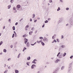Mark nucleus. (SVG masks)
<instances>
[{"mask_svg":"<svg viewBox=\"0 0 73 73\" xmlns=\"http://www.w3.org/2000/svg\"><path fill=\"white\" fill-rule=\"evenodd\" d=\"M15 34V37H17V34H16V33Z\"/></svg>","mask_w":73,"mask_h":73,"instance_id":"obj_45","label":"nucleus"},{"mask_svg":"<svg viewBox=\"0 0 73 73\" xmlns=\"http://www.w3.org/2000/svg\"><path fill=\"white\" fill-rule=\"evenodd\" d=\"M29 33L30 35H32V34L33 33V31H31Z\"/></svg>","mask_w":73,"mask_h":73,"instance_id":"obj_14","label":"nucleus"},{"mask_svg":"<svg viewBox=\"0 0 73 73\" xmlns=\"http://www.w3.org/2000/svg\"><path fill=\"white\" fill-rule=\"evenodd\" d=\"M42 40H40L39 41V43H40V42H42Z\"/></svg>","mask_w":73,"mask_h":73,"instance_id":"obj_54","label":"nucleus"},{"mask_svg":"<svg viewBox=\"0 0 73 73\" xmlns=\"http://www.w3.org/2000/svg\"><path fill=\"white\" fill-rule=\"evenodd\" d=\"M36 67V66L35 64H33L31 66V69H34V67Z\"/></svg>","mask_w":73,"mask_h":73,"instance_id":"obj_9","label":"nucleus"},{"mask_svg":"<svg viewBox=\"0 0 73 73\" xmlns=\"http://www.w3.org/2000/svg\"><path fill=\"white\" fill-rule=\"evenodd\" d=\"M5 26H4L3 27V29H5Z\"/></svg>","mask_w":73,"mask_h":73,"instance_id":"obj_50","label":"nucleus"},{"mask_svg":"<svg viewBox=\"0 0 73 73\" xmlns=\"http://www.w3.org/2000/svg\"><path fill=\"white\" fill-rule=\"evenodd\" d=\"M61 39H62V38H64V36H63V35H61Z\"/></svg>","mask_w":73,"mask_h":73,"instance_id":"obj_38","label":"nucleus"},{"mask_svg":"<svg viewBox=\"0 0 73 73\" xmlns=\"http://www.w3.org/2000/svg\"><path fill=\"white\" fill-rule=\"evenodd\" d=\"M16 7L17 8H18V9H20V5H18Z\"/></svg>","mask_w":73,"mask_h":73,"instance_id":"obj_13","label":"nucleus"},{"mask_svg":"<svg viewBox=\"0 0 73 73\" xmlns=\"http://www.w3.org/2000/svg\"><path fill=\"white\" fill-rule=\"evenodd\" d=\"M7 7H8V9H10V8H11V5H9L7 6Z\"/></svg>","mask_w":73,"mask_h":73,"instance_id":"obj_20","label":"nucleus"},{"mask_svg":"<svg viewBox=\"0 0 73 73\" xmlns=\"http://www.w3.org/2000/svg\"><path fill=\"white\" fill-rule=\"evenodd\" d=\"M49 3H52V0H49Z\"/></svg>","mask_w":73,"mask_h":73,"instance_id":"obj_41","label":"nucleus"},{"mask_svg":"<svg viewBox=\"0 0 73 73\" xmlns=\"http://www.w3.org/2000/svg\"><path fill=\"white\" fill-rule=\"evenodd\" d=\"M54 42H57V41H56V40L55 39H54Z\"/></svg>","mask_w":73,"mask_h":73,"instance_id":"obj_49","label":"nucleus"},{"mask_svg":"<svg viewBox=\"0 0 73 73\" xmlns=\"http://www.w3.org/2000/svg\"><path fill=\"white\" fill-rule=\"evenodd\" d=\"M23 37H27V35L26 34H25L23 35Z\"/></svg>","mask_w":73,"mask_h":73,"instance_id":"obj_27","label":"nucleus"},{"mask_svg":"<svg viewBox=\"0 0 73 73\" xmlns=\"http://www.w3.org/2000/svg\"><path fill=\"white\" fill-rule=\"evenodd\" d=\"M34 29H35V27H33L31 29L32 31H34Z\"/></svg>","mask_w":73,"mask_h":73,"instance_id":"obj_36","label":"nucleus"},{"mask_svg":"<svg viewBox=\"0 0 73 73\" xmlns=\"http://www.w3.org/2000/svg\"><path fill=\"white\" fill-rule=\"evenodd\" d=\"M64 20V18H61L59 19V23H62V20Z\"/></svg>","mask_w":73,"mask_h":73,"instance_id":"obj_4","label":"nucleus"},{"mask_svg":"<svg viewBox=\"0 0 73 73\" xmlns=\"http://www.w3.org/2000/svg\"><path fill=\"white\" fill-rule=\"evenodd\" d=\"M27 46H29V42H27Z\"/></svg>","mask_w":73,"mask_h":73,"instance_id":"obj_22","label":"nucleus"},{"mask_svg":"<svg viewBox=\"0 0 73 73\" xmlns=\"http://www.w3.org/2000/svg\"><path fill=\"white\" fill-rule=\"evenodd\" d=\"M60 53H61L60 52H58V54L57 55V57H58V56H59V54H60Z\"/></svg>","mask_w":73,"mask_h":73,"instance_id":"obj_30","label":"nucleus"},{"mask_svg":"<svg viewBox=\"0 0 73 73\" xmlns=\"http://www.w3.org/2000/svg\"><path fill=\"white\" fill-rule=\"evenodd\" d=\"M43 40V41H44V42H45L46 44V43H47V42H48V41H49V40L48 39L45 37H44Z\"/></svg>","mask_w":73,"mask_h":73,"instance_id":"obj_1","label":"nucleus"},{"mask_svg":"<svg viewBox=\"0 0 73 73\" xmlns=\"http://www.w3.org/2000/svg\"><path fill=\"white\" fill-rule=\"evenodd\" d=\"M62 54V53H61L59 55V58H62V57H63Z\"/></svg>","mask_w":73,"mask_h":73,"instance_id":"obj_6","label":"nucleus"},{"mask_svg":"<svg viewBox=\"0 0 73 73\" xmlns=\"http://www.w3.org/2000/svg\"><path fill=\"white\" fill-rule=\"evenodd\" d=\"M56 37V35L55 34L54 35V36H53L52 37V39H54L55 38V37Z\"/></svg>","mask_w":73,"mask_h":73,"instance_id":"obj_11","label":"nucleus"},{"mask_svg":"<svg viewBox=\"0 0 73 73\" xmlns=\"http://www.w3.org/2000/svg\"><path fill=\"white\" fill-rule=\"evenodd\" d=\"M62 54L63 57H65L66 55V52H64V53H62Z\"/></svg>","mask_w":73,"mask_h":73,"instance_id":"obj_10","label":"nucleus"},{"mask_svg":"<svg viewBox=\"0 0 73 73\" xmlns=\"http://www.w3.org/2000/svg\"><path fill=\"white\" fill-rule=\"evenodd\" d=\"M44 38L42 37H39V39H40V40H42Z\"/></svg>","mask_w":73,"mask_h":73,"instance_id":"obj_29","label":"nucleus"},{"mask_svg":"<svg viewBox=\"0 0 73 73\" xmlns=\"http://www.w3.org/2000/svg\"><path fill=\"white\" fill-rule=\"evenodd\" d=\"M61 9H60V7H58V9H57V11H59Z\"/></svg>","mask_w":73,"mask_h":73,"instance_id":"obj_28","label":"nucleus"},{"mask_svg":"<svg viewBox=\"0 0 73 73\" xmlns=\"http://www.w3.org/2000/svg\"><path fill=\"white\" fill-rule=\"evenodd\" d=\"M60 60L59 59H57L56 60H55L54 62V63L56 64V63H58V61H60Z\"/></svg>","mask_w":73,"mask_h":73,"instance_id":"obj_5","label":"nucleus"},{"mask_svg":"<svg viewBox=\"0 0 73 73\" xmlns=\"http://www.w3.org/2000/svg\"><path fill=\"white\" fill-rule=\"evenodd\" d=\"M60 2H61L62 3H63V0H60Z\"/></svg>","mask_w":73,"mask_h":73,"instance_id":"obj_55","label":"nucleus"},{"mask_svg":"<svg viewBox=\"0 0 73 73\" xmlns=\"http://www.w3.org/2000/svg\"><path fill=\"white\" fill-rule=\"evenodd\" d=\"M3 52L6 53V52H7V50L6 49H4L3 50Z\"/></svg>","mask_w":73,"mask_h":73,"instance_id":"obj_23","label":"nucleus"},{"mask_svg":"<svg viewBox=\"0 0 73 73\" xmlns=\"http://www.w3.org/2000/svg\"><path fill=\"white\" fill-rule=\"evenodd\" d=\"M66 10L67 11H68V10H69V8L67 7V8H66Z\"/></svg>","mask_w":73,"mask_h":73,"instance_id":"obj_43","label":"nucleus"},{"mask_svg":"<svg viewBox=\"0 0 73 73\" xmlns=\"http://www.w3.org/2000/svg\"><path fill=\"white\" fill-rule=\"evenodd\" d=\"M2 44H3V41H1L0 43V45H1Z\"/></svg>","mask_w":73,"mask_h":73,"instance_id":"obj_33","label":"nucleus"},{"mask_svg":"<svg viewBox=\"0 0 73 73\" xmlns=\"http://www.w3.org/2000/svg\"><path fill=\"white\" fill-rule=\"evenodd\" d=\"M50 20H51V19H50V18H48V21H50Z\"/></svg>","mask_w":73,"mask_h":73,"instance_id":"obj_52","label":"nucleus"},{"mask_svg":"<svg viewBox=\"0 0 73 73\" xmlns=\"http://www.w3.org/2000/svg\"><path fill=\"white\" fill-rule=\"evenodd\" d=\"M15 73H18L19 72V70H16L15 71Z\"/></svg>","mask_w":73,"mask_h":73,"instance_id":"obj_16","label":"nucleus"},{"mask_svg":"<svg viewBox=\"0 0 73 73\" xmlns=\"http://www.w3.org/2000/svg\"><path fill=\"white\" fill-rule=\"evenodd\" d=\"M69 68H68V71L69 72L70 71V70H71V68L72 66V63H70L69 64Z\"/></svg>","mask_w":73,"mask_h":73,"instance_id":"obj_3","label":"nucleus"},{"mask_svg":"<svg viewBox=\"0 0 73 73\" xmlns=\"http://www.w3.org/2000/svg\"><path fill=\"white\" fill-rule=\"evenodd\" d=\"M13 9V10H16V8L15 7H14Z\"/></svg>","mask_w":73,"mask_h":73,"instance_id":"obj_53","label":"nucleus"},{"mask_svg":"<svg viewBox=\"0 0 73 73\" xmlns=\"http://www.w3.org/2000/svg\"><path fill=\"white\" fill-rule=\"evenodd\" d=\"M27 49V48H25V47H24L23 48V52H24L25 50H26Z\"/></svg>","mask_w":73,"mask_h":73,"instance_id":"obj_18","label":"nucleus"},{"mask_svg":"<svg viewBox=\"0 0 73 73\" xmlns=\"http://www.w3.org/2000/svg\"><path fill=\"white\" fill-rule=\"evenodd\" d=\"M30 21H32V19H30Z\"/></svg>","mask_w":73,"mask_h":73,"instance_id":"obj_63","label":"nucleus"},{"mask_svg":"<svg viewBox=\"0 0 73 73\" xmlns=\"http://www.w3.org/2000/svg\"><path fill=\"white\" fill-rule=\"evenodd\" d=\"M11 19H9V22H10V23H11Z\"/></svg>","mask_w":73,"mask_h":73,"instance_id":"obj_40","label":"nucleus"},{"mask_svg":"<svg viewBox=\"0 0 73 73\" xmlns=\"http://www.w3.org/2000/svg\"><path fill=\"white\" fill-rule=\"evenodd\" d=\"M17 24H18V23H17V22L16 23H15V25H17Z\"/></svg>","mask_w":73,"mask_h":73,"instance_id":"obj_51","label":"nucleus"},{"mask_svg":"<svg viewBox=\"0 0 73 73\" xmlns=\"http://www.w3.org/2000/svg\"><path fill=\"white\" fill-rule=\"evenodd\" d=\"M10 47L11 48H13V45H11L10 46Z\"/></svg>","mask_w":73,"mask_h":73,"instance_id":"obj_56","label":"nucleus"},{"mask_svg":"<svg viewBox=\"0 0 73 73\" xmlns=\"http://www.w3.org/2000/svg\"><path fill=\"white\" fill-rule=\"evenodd\" d=\"M12 28L13 31H15V26H13Z\"/></svg>","mask_w":73,"mask_h":73,"instance_id":"obj_25","label":"nucleus"},{"mask_svg":"<svg viewBox=\"0 0 73 73\" xmlns=\"http://www.w3.org/2000/svg\"><path fill=\"white\" fill-rule=\"evenodd\" d=\"M31 45L32 46H34V45H35V44H31Z\"/></svg>","mask_w":73,"mask_h":73,"instance_id":"obj_57","label":"nucleus"},{"mask_svg":"<svg viewBox=\"0 0 73 73\" xmlns=\"http://www.w3.org/2000/svg\"><path fill=\"white\" fill-rule=\"evenodd\" d=\"M68 25H69V24L68 23L66 24V27H68Z\"/></svg>","mask_w":73,"mask_h":73,"instance_id":"obj_48","label":"nucleus"},{"mask_svg":"<svg viewBox=\"0 0 73 73\" xmlns=\"http://www.w3.org/2000/svg\"><path fill=\"white\" fill-rule=\"evenodd\" d=\"M27 60H31V57L29 56L27 57Z\"/></svg>","mask_w":73,"mask_h":73,"instance_id":"obj_17","label":"nucleus"},{"mask_svg":"<svg viewBox=\"0 0 73 73\" xmlns=\"http://www.w3.org/2000/svg\"><path fill=\"white\" fill-rule=\"evenodd\" d=\"M20 54H21L20 53H19L18 55L17 56V58H19L20 57Z\"/></svg>","mask_w":73,"mask_h":73,"instance_id":"obj_21","label":"nucleus"},{"mask_svg":"<svg viewBox=\"0 0 73 73\" xmlns=\"http://www.w3.org/2000/svg\"><path fill=\"white\" fill-rule=\"evenodd\" d=\"M29 28V25H27L25 27V28Z\"/></svg>","mask_w":73,"mask_h":73,"instance_id":"obj_44","label":"nucleus"},{"mask_svg":"<svg viewBox=\"0 0 73 73\" xmlns=\"http://www.w3.org/2000/svg\"><path fill=\"white\" fill-rule=\"evenodd\" d=\"M25 44H27V42H28V39L26 38H25Z\"/></svg>","mask_w":73,"mask_h":73,"instance_id":"obj_8","label":"nucleus"},{"mask_svg":"<svg viewBox=\"0 0 73 73\" xmlns=\"http://www.w3.org/2000/svg\"><path fill=\"white\" fill-rule=\"evenodd\" d=\"M61 47L62 48H65V45H62L61 46Z\"/></svg>","mask_w":73,"mask_h":73,"instance_id":"obj_19","label":"nucleus"},{"mask_svg":"<svg viewBox=\"0 0 73 73\" xmlns=\"http://www.w3.org/2000/svg\"><path fill=\"white\" fill-rule=\"evenodd\" d=\"M41 44L42 46H44L45 45V44L43 42H42Z\"/></svg>","mask_w":73,"mask_h":73,"instance_id":"obj_15","label":"nucleus"},{"mask_svg":"<svg viewBox=\"0 0 73 73\" xmlns=\"http://www.w3.org/2000/svg\"><path fill=\"white\" fill-rule=\"evenodd\" d=\"M48 20H46L45 21V23H48Z\"/></svg>","mask_w":73,"mask_h":73,"instance_id":"obj_42","label":"nucleus"},{"mask_svg":"<svg viewBox=\"0 0 73 73\" xmlns=\"http://www.w3.org/2000/svg\"><path fill=\"white\" fill-rule=\"evenodd\" d=\"M64 68H65V66H62L61 68V70H63V69H64Z\"/></svg>","mask_w":73,"mask_h":73,"instance_id":"obj_24","label":"nucleus"},{"mask_svg":"<svg viewBox=\"0 0 73 73\" xmlns=\"http://www.w3.org/2000/svg\"><path fill=\"white\" fill-rule=\"evenodd\" d=\"M25 4H26V5H28V1H26L25 2Z\"/></svg>","mask_w":73,"mask_h":73,"instance_id":"obj_35","label":"nucleus"},{"mask_svg":"<svg viewBox=\"0 0 73 73\" xmlns=\"http://www.w3.org/2000/svg\"><path fill=\"white\" fill-rule=\"evenodd\" d=\"M37 19H38V20H40V18L39 17H38L37 18Z\"/></svg>","mask_w":73,"mask_h":73,"instance_id":"obj_62","label":"nucleus"},{"mask_svg":"<svg viewBox=\"0 0 73 73\" xmlns=\"http://www.w3.org/2000/svg\"><path fill=\"white\" fill-rule=\"evenodd\" d=\"M45 26V24H44L42 26V28H44Z\"/></svg>","mask_w":73,"mask_h":73,"instance_id":"obj_47","label":"nucleus"},{"mask_svg":"<svg viewBox=\"0 0 73 73\" xmlns=\"http://www.w3.org/2000/svg\"><path fill=\"white\" fill-rule=\"evenodd\" d=\"M58 73V71L57 70H55L52 73Z\"/></svg>","mask_w":73,"mask_h":73,"instance_id":"obj_12","label":"nucleus"},{"mask_svg":"<svg viewBox=\"0 0 73 73\" xmlns=\"http://www.w3.org/2000/svg\"><path fill=\"white\" fill-rule=\"evenodd\" d=\"M36 42H37V43H39V41H38L37 40L36 41Z\"/></svg>","mask_w":73,"mask_h":73,"instance_id":"obj_61","label":"nucleus"},{"mask_svg":"<svg viewBox=\"0 0 73 73\" xmlns=\"http://www.w3.org/2000/svg\"><path fill=\"white\" fill-rule=\"evenodd\" d=\"M37 30H36V31L35 32V33H37Z\"/></svg>","mask_w":73,"mask_h":73,"instance_id":"obj_58","label":"nucleus"},{"mask_svg":"<svg viewBox=\"0 0 73 73\" xmlns=\"http://www.w3.org/2000/svg\"><path fill=\"white\" fill-rule=\"evenodd\" d=\"M35 14H33V17H32V18L33 19L34 18H35Z\"/></svg>","mask_w":73,"mask_h":73,"instance_id":"obj_26","label":"nucleus"},{"mask_svg":"<svg viewBox=\"0 0 73 73\" xmlns=\"http://www.w3.org/2000/svg\"><path fill=\"white\" fill-rule=\"evenodd\" d=\"M11 58H9L7 60L8 61H11Z\"/></svg>","mask_w":73,"mask_h":73,"instance_id":"obj_34","label":"nucleus"},{"mask_svg":"<svg viewBox=\"0 0 73 73\" xmlns=\"http://www.w3.org/2000/svg\"><path fill=\"white\" fill-rule=\"evenodd\" d=\"M56 40L58 42H60V40L58 39H57Z\"/></svg>","mask_w":73,"mask_h":73,"instance_id":"obj_32","label":"nucleus"},{"mask_svg":"<svg viewBox=\"0 0 73 73\" xmlns=\"http://www.w3.org/2000/svg\"><path fill=\"white\" fill-rule=\"evenodd\" d=\"M7 72H8V70H6L5 71L4 73H7Z\"/></svg>","mask_w":73,"mask_h":73,"instance_id":"obj_31","label":"nucleus"},{"mask_svg":"<svg viewBox=\"0 0 73 73\" xmlns=\"http://www.w3.org/2000/svg\"><path fill=\"white\" fill-rule=\"evenodd\" d=\"M15 37V34H13L12 36V37L13 38V37Z\"/></svg>","mask_w":73,"mask_h":73,"instance_id":"obj_39","label":"nucleus"},{"mask_svg":"<svg viewBox=\"0 0 73 73\" xmlns=\"http://www.w3.org/2000/svg\"><path fill=\"white\" fill-rule=\"evenodd\" d=\"M73 56L72 55L70 57V58L71 59H72V58H73Z\"/></svg>","mask_w":73,"mask_h":73,"instance_id":"obj_37","label":"nucleus"},{"mask_svg":"<svg viewBox=\"0 0 73 73\" xmlns=\"http://www.w3.org/2000/svg\"><path fill=\"white\" fill-rule=\"evenodd\" d=\"M13 33H15H15H16V32H15V31H14Z\"/></svg>","mask_w":73,"mask_h":73,"instance_id":"obj_64","label":"nucleus"},{"mask_svg":"<svg viewBox=\"0 0 73 73\" xmlns=\"http://www.w3.org/2000/svg\"><path fill=\"white\" fill-rule=\"evenodd\" d=\"M69 23L71 25H73V20L72 18H70L69 20Z\"/></svg>","mask_w":73,"mask_h":73,"instance_id":"obj_2","label":"nucleus"},{"mask_svg":"<svg viewBox=\"0 0 73 73\" xmlns=\"http://www.w3.org/2000/svg\"><path fill=\"white\" fill-rule=\"evenodd\" d=\"M35 61H37V60L36 59L34 60L32 62V63L35 64H36V62Z\"/></svg>","mask_w":73,"mask_h":73,"instance_id":"obj_7","label":"nucleus"},{"mask_svg":"<svg viewBox=\"0 0 73 73\" xmlns=\"http://www.w3.org/2000/svg\"><path fill=\"white\" fill-rule=\"evenodd\" d=\"M27 65H28V66H29V63H28V62H27V63H26Z\"/></svg>","mask_w":73,"mask_h":73,"instance_id":"obj_46","label":"nucleus"},{"mask_svg":"<svg viewBox=\"0 0 73 73\" xmlns=\"http://www.w3.org/2000/svg\"><path fill=\"white\" fill-rule=\"evenodd\" d=\"M36 21H37V20L36 19V20H35L34 21L35 23H36Z\"/></svg>","mask_w":73,"mask_h":73,"instance_id":"obj_59","label":"nucleus"},{"mask_svg":"<svg viewBox=\"0 0 73 73\" xmlns=\"http://www.w3.org/2000/svg\"><path fill=\"white\" fill-rule=\"evenodd\" d=\"M8 68L9 69H10V66H9L8 67Z\"/></svg>","mask_w":73,"mask_h":73,"instance_id":"obj_60","label":"nucleus"}]
</instances>
